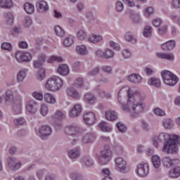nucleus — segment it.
I'll return each mask as SVG.
<instances>
[{
  "mask_svg": "<svg viewBox=\"0 0 180 180\" xmlns=\"http://www.w3.org/2000/svg\"><path fill=\"white\" fill-rule=\"evenodd\" d=\"M144 98V95L141 94L140 91L133 92L129 86H124L119 91L117 101L122 105V110L131 113V117H136L144 110L143 103L137 101H143Z\"/></svg>",
  "mask_w": 180,
  "mask_h": 180,
  "instance_id": "1",
  "label": "nucleus"
},
{
  "mask_svg": "<svg viewBox=\"0 0 180 180\" xmlns=\"http://www.w3.org/2000/svg\"><path fill=\"white\" fill-rule=\"evenodd\" d=\"M178 140H179V136L162 132L158 136H153L152 143L156 148H158L160 146V143H164L162 148L163 153L172 154L178 151V145L176 144Z\"/></svg>",
  "mask_w": 180,
  "mask_h": 180,
  "instance_id": "2",
  "label": "nucleus"
},
{
  "mask_svg": "<svg viewBox=\"0 0 180 180\" xmlns=\"http://www.w3.org/2000/svg\"><path fill=\"white\" fill-rule=\"evenodd\" d=\"M63 79L58 76H53L47 80L45 84V88L47 91L56 92L63 88Z\"/></svg>",
  "mask_w": 180,
  "mask_h": 180,
  "instance_id": "3",
  "label": "nucleus"
},
{
  "mask_svg": "<svg viewBox=\"0 0 180 180\" xmlns=\"http://www.w3.org/2000/svg\"><path fill=\"white\" fill-rule=\"evenodd\" d=\"M112 157H113V154L108 145L104 146V149L101 151V155H97L98 162L101 165H106L112 160Z\"/></svg>",
  "mask_w": 180,
  "mask_h": 180,
  "instance_id": "4",
  "label": "nucleus"
},
{
  "mask_svg": "<svg viewBox=\"0 0 180 180\" xmlns=\"http://www.w3.org/2000/svg\"><path fill=\"white\" fill-rule=\"evenodd\" d=\"M161 75L163 79V82L166 85L174 86V85H176L178 82V77L168 70L162 71L161 72Z\"/></svg>",
  "mask_w": 180,
  "mask_h": 180,
  "instance_id": "5",
  "label": "nucleus"
},
{
  "mask_svg": "<svg viewBox=\"0 0 180 180\" xmlns=\"http://www.w3.org/2000/svg\"><path fill=\"white\" fill-rule=\"evenodd\" d=\"M63 119H65V115L61 111H56L54 115L52 116V124L56 130L61 127V120H63Z\"/></svg>",
  "mask_w": 180,
  "mask_h": 180,
  "instance_id": "6",
  "label": "nucleus"
},
{
  "mask_svg": "<svg viewBox=\"0 0 180 180\" xmlns=\"http://www.w3.org/2000/svg\"><path fill=\"white\" fill-rule=\"evenodd\" d=\"M149 171L150 167L148 166V163L141 162L137 165L136 174L139 175V176H141L142 178L147 176Z\"/></svg>",
  "mask_w": 180,
  "mask_h": 180,
  "instance_id": "7",
  "label": "nucleus"
},
{
  "mask_svg": "<svg viewBox=\"0 0 180 180\" xmlns=\"http://www.w3.org/2000/svg\"><path fill=\"white\" fill-rule=\"evenodd\" d=\"M115 168L120 172H126L127 170V162L123 158H117L115 159Z\"/></svg>",
  "mask_w": 180,
  "mask_h": 180,
  "instance_id": "8",
  "label": "nucleus"
},
{
  "mask_svg": "<svg viewBox=\"0 0 180 180\" xmlns=\"http://www.w3.org/2000/svg\"><path fill=\"white\" fill-rule=\"evenodd\" d=\"M15 60L19 63H27L32 60V54L26 52H17L15 54Z\"/></svg>",
  "mask_w": 180,
  "mask_h": 180,
  "instance_id": "9",
  "label": "nucleus"
},
{
  "mask_svg": "<svg viewBox=\"0 0 180 180\" xmlns=\"http://www.w3.org/2000/svg\"><path fill=\"white\" fill-rule=\"evenodd\" d=\"M53 133L51 128L47 125H42L39 128V136L42 140L46 139V137H49Z\"/></svg>",
  "mask_w": 180,
  "mask_h": 180,
  "instance_id": "10",
  "label": "nucleus"
},
{
  "mask_svg": "<svg viewBox=\"0 0 180 180\" xmlns=\"http://www.w3.org/2000/svg\"><path fill=\"white\" fill-rule=\"evenodd\" d=\"M84 121L86 124L92 126V124L96 122V117L94 112H89L84 115Z\"/></svg>",
  "mask_w": 180,
  "mask_h": 180,
  "instance_id": "11",
  "label": "nucleus"
},
{
  "mask_svg": "<svg viewBox=\"0 0 180 180\" xmlns=\"http://www.w3.org/2000/svg\"><path fill=\"white\" fill-rule=\"evenodd\" d=\"M65 133L68 136H77L78 134V127L75 124L69 125L65 128Z\"/></svg>",
  "mask_w": 180,
  "mask_h": 180,
  "instance_id": "12",
  "label": "nucleus"
},
{
  "mask_svg": "<svg viewBox=\"0 0 180 180\" xmlns=\"http://www.w3.org/2000/svg\"><path fill=\"white\" fill-rule=\"evenodd\" d=\"M81 112H82V107L79 104H76L70 111L69 116L70 117H77L79 116Z\"/></svg>",
  "mask_w": 180,
  "mask_h": 180,
  "instance_id": "13",
  "label": "nucleus"
},
{
  "mask_svg": "<svg viewBox=\"0 0 180 180\" xmlns=\"http://www.w3.org/2000/svg\"><path fill=\"white\" fill-rule=\"evenodd\" d=\"M37 108H39V105L33 100L30 101L27 104V110L29 113H36Z\"/></svg>",
  "mask_w": 180,
  "mask_h": 180,
  "instance_id": "14",
  "label": "nucleus"
},
{
  "mask_svg": "<svg viewBox=\"0 0 180 180\" xmlns=\"http://www.w3.org/2000/svg\"><path fill=\"white\" fill-rule=\"evenodd\" d=\"M8 166L11 169H19L20 168V166L22 165V163L18 162L16 163V159L13 158H9L8 160Z\"/></svg>",
  "mask_w": 180,
  "mask_h": 180,
  "instance_id": "15",
  "label": "nucleus"
},
{
  "mask_svg": "<svg viewBox=\"0 0 180 180\" xmlns=\"http://www.w3.org/2000/svg\"><path fill=\"white\" fill-rule=\"evenodd\" d=\"M44 61H46V55H44V53H41L38 56V60L34 62V68H40V67L43 65V63H44Z\"/></svg>",
  "mask_w": 180,
  "mask_h": 180,
  "instance_id": "16",
  "label": "nucleus"
},
{
  "mask_svg": "<svg viewBox=\"0 0 180 180\" xmlns=\"http://www.w3.org/2000/svg\"><path fill=\"white\" fill-rule=\"evenodd\" d=\"M105 119L110 122H113L117 119V112H115L113 110H108L105 112Z\"/></svg>",
  "mask_w": 180,
  "mask_h": 180,
  "instance_id": "17",
  "label": "nucleus"
},
{
  "mask_svg": "<svg viewBox=\"0 0 180 180\" xmlns=\"http://www.w3.org/2000/svg\"><path fill=\"white\" fill-rule=\"evenodd\" d=\"M162 162L165 167H169L176 164V162H178V160L176 159L171 160V158L165 157L162 159Z\"/></svg>",
  "mask_w": 180,
  "mask_h": 180,
  "instance_id": "18",
  "label": "nucleus"
},
{
  "mask_svg": "<svg viewBox=\"0 0 180 180\" xmlns=\"http://www.w3.org/2000/svg\"><path fill=\"white\" fill-rule=\"evenodd\" d=\"M39 12H46L49 11V5L45 1H39L37 4Z\"/></svg>",
  "mask_w": 180,
  "mask_h": 180,
  "instance_id": "19",
  "label": "nucleus"
},
{
  "mask_svg": "<svg viewBox=\"0 0 180 180\" xmlns=\"http://www.w3.org/2000/svg\"><path fill=\"white\" fill-rule=\"evenodd\" d=\"M128 80H129L130 82H133L134 84H140L141 81H143V78L139 75L132 74L128 77Z\"/></svg>",
  "mask_w": 180,
  "mask_h": 180,
  "instance_id": "20",
  "label": "nucleus"
},
{
  "mask_svg": "<svg viewBox=\"0 0 180 180\" xmlns=\"http://www.w3.org/2000/svg\"><path fill=\"white\" fill-rule=\"evenodd\" d=\"M174 47H175V41L174 40L168 41L164 43L163 44H162L161 46V48L162 49V50H165V51L168 50H172Z\"/></svg>",
  "mask_w": 180,
  "mask_h": 180,
  "instance_id": "21",
  "label": "nucleus"
},
{
  "mask_svg": "<svg viewBox=\"0 0 180 180\" xmlns=\"http://www.w3.org/2000/svg\"><path fill=\"white\" fill-rule=\"evenodd\" d=\"M58 72L60 75H68L70 69L67 65H60L58 66Z\"/></svg>",
  "mask_w": 180,
  "mask_h": 180,
  "instance_id": "22",
  "label": "nucleus"
},
{
  "mask_svg": "<svg viewBox=\"0 0 180 180\" xmlns=\"http://www.w3.org/2000/svg\"><path fill=\"white\" fill-rule=\"evenodd\" d=\"M157 56L159 58H162V60H168L169 61H174V58H175L174 54L172 53H159L157 54Z\"/></svg>",
  "mask_w": 180,
  "mask_h": 180,
  "instance_id": "23",
  "label": "nucleus"
},
{
  "mask_svg": "<svg viewBox=\"0 0 180 180\" xmlns=\"http://www.w3.org/2000/svg\"><path fill=\"white\" fill-rule=\"evenodd\" d=\"M103 40V38L101 35H96V34H91L89 38L88 41H90V43H99V41H102Z\"/></svg>",
  "mask_w": 180,
  "mask_h": 180,
  "instance_id": "24",
  "label": "nucleus"
},
{
  "mask_svg": "<svg viewBox=\"0 0 180 180\" xmlns=\"http://www.w3.org/2000/svg\"><path fill=\"white\" fill-rule=\"evenodd\" d=\"M23 8L26 13L31 14L34 12V6L29 2L24 4Z\"/></svg>",
  "mask_w": 180,
  "mask_h": 180,
  "instance_id": "25",
  "label": "nucleus"
},
{
  "mask_svg": "<svg viewBox=\"0 0 180 180\" xmlns=\"http://www.w3.org/2000/svg\"><path fill=\"white\" fill-rule=\"evenodd\" d=\"M169 175L171 178H178L180 176V167H176L169 171Z\"/></svg>",
  "mask_w": 180,
  "mask_h": 180,
  "instance_id": "26",
  "label": "nucleus"
},
{
  "mask_svg": "<svg viewBox=\"0 0 180 180\" xmlns=\"http://www.w3.org/2000/svg\"><path fill=\"white\" fill-rule=\"evenodd\" d=\"M13 3L12 0H0V8H6V9H9L12 8Z\"/></svg>",
  "mask_w": 180,
  "mask_h": 180,
  "instance_id": "27",
  "label": "nucleus"
},
{
  "mask_svg": "<svg viewBox=\"0 0 180 180\" xmlns=\"http://www.w3.org/2000/svg\"><path fill=\"white\" fill-rule=\"evenodd\" d=\"M99 126L102 131H105V133H110V131H112V127H110V125H108L106 122H101Z\"/></svg>",
  "mask_w": 180,
  "mask_h": 180,
  "instance_id": "28",
  "label": "nucleus"
},
{
  "mask_svg": "<svg viewBox=\"0 0 180 180\" xmlns=\"http://www.w3.org/2000/svg\"><path fill=\"white\" fill-rule=\"evenodd\" d=\"M72 44H74V37L69 35L63 41V46H65V47H71Z\"/></svg>",
  "mask_w": 180,
  "mask_h": 180,
  "instance_id": "29",
  "label": "nucleus"
},
{
  "mask_svg": "<svg viewBox=\"0 0 180 180\" xmlns=\"http://www.w3.org/2000/svg\"><path fill=\"white\" fill-rule=\"evenodd\" d=\"M80 155L79 148H76L75 149H72L70 151H69V157L72 160H74L75 158H78Z\"/></svg>",
  "mask_w": 180,
  "mask_h": 180,
  "instance_id": "30",
  "label": "nucleus"
},
{
  "mask_svg": "<svg viewBox=\"0 0 180 180\" xmlns=\"http://www.w3.org/2000/svg\"><path fill=\"white\" fill-rule=\"evenodd\" d=\"M76 51L81 56H85V54H88V50L86 49V46L84 45L77 46L76 47Z\"/></svg>",
  "mask_w": 180,
  "mask_h": 180,
  "instance_id": "31",
  "label": "nucleus"
},
{
  "mask_svg": "<svg viewBox=\"0 0 180 180\" xmlns=\"http://www.w3.org/2000/svg\"><path fill=\"white\" fill-rule=\"evenodd\" d=\"M148 85H152L153 86H156L158 88L159 86H161V81L160 79L153 77L148 82Z\"/></svg>",
  "mask_w": 180,
  "mask_h": 180,
  "instance_id": "32",
  "label": "nucleus"
},
{
  "mask_svg": "<svg viewBox=\"0 0 180 180\" xmlns=\"http://www.w3.org/2000/svg\"><path fill=\"white\" fill-rule=\"evenodd\" d=\"M4 16L7 25H13V14L12 13H6Z\"/></svg>",
  "mask_w": 180,
  "mask_h": 180,
  "instance_id": "33",
  "label": "nucleus"
},
{
  "mask_svg": "<svg viewBox=\"0 0 180 180\" xmlns=\"http://www.w3.org/2000/svg\"><path fill=\"white\" fill-rule=\"evenodd\" d=\"M68 94L69 95V96H71L75 99H78L79 98V94H78L77 91L72 87H70L68 89Z\"/></svg>",
  "mask_w": 180,
  "mask_h": 180,
  "instance_id": "34",
  "label": "nucleus"
},
{
  "mask_svg": "<svg viewBox=\"0 0 180 180\" xmlns=\"http://www.w3.org/2000/svg\"><path fill=\"white\" fill-rule=\"evenodd\" d=\"M95 139L96 137L94 134H89L82 139V141L83 143H92V141H95Z\"/></svg>",
  "mask_w": 180,
  "mask_h": 180,
  "instance_id": "35",
  "label": "nucleus"
},
{
  "mask_svg": "<svg viewBox=\"0 0 180 180\" xmlns=\"http://www.w3.org/2000/svg\"><path fill=\"white\" fill-rule=\"evenodd\" d=\"M152 162L155 168H160V165H161V159H160L158 155H154L152 157Z\"/></svg>",
  "mask_w": 180,
  "mask_h": 180,
  "instance_id": "36",
  "label": "nucleus"
},
{
  "mask_svg": "<svg viewBox=\"0 0 180 180\" xmlns=\"http://www.w3.org/2000/svg\"><path fill=\"white\" fill-rule=\"evenodd\" d=\"M44 98L47 103H56V98H54V96H53V95L51 94H45Z\"/></svg>",
  "mask_w": 180,
  "mask_h": 180,
  "instance_id": "37",
  "label": "nucleus"
},
{
  "mask_svg": "<svg viewBox=\"0 0 180 180\" xmlns=\"http://www.w3.org/2000/svg\"><path fill=\"white\" fill-rule=\"evenodd\" d=\"M163 127H165V129H172V127H174V122H172V120L171 119H165L164 120L163 122Z\"/></svg>",
  "mask_w": 180,
  "mask_h": 180,
  "instance_id": "38",
  "label": "nucleus"
},
{
  "mask_svg": "<svg viewBox=\"0 0 180 180\" xmlns=\"http://www.w3.org/2000/svg\"><path fill=\"white\" fill-rule=\"evenodd\" d=\"M37 79L43 81L46 78V70L44 68L40 69L36 75Z\"/></svg>",
  "mask_w": 180,
  "mask_h": 180,
  "instance_id": "39",
  "label": "nucleus"
},
{
  "mask_svg": "<svg viewBox=\"0 0 180 180\" xmlns=\"http://www.w3.org/2000/svg\"><path fill=\"white\" fill-rule=\"evenodd\" d=\"M13 110H17V114L20 113L22 110V101H20V100L14 102Z\"/></svg>",
  "mask_w": 180,
  "mask_h": 180,
  "instance_id": "40",
  "label": "nucleus"
},
{
  "mask_svg": "<svg viewBox=\"0 0 180 180\" xmlns=\"http://www.w3.org/2000/svg\"><path fill=\"white\" fill-rule=\"evenodd\" d=\"M47 63H54L56 61V63H62L63 58L60 56H52L46 59Z\"/></svg>",
  "mask_w": 180,
  "mask_h": 180,
  "instance_id": "41",
  "label": "nucleus"
},
{
  "mask_svg": "<svg viewBox=\"0 0 180 180\" xmlns=\"http://www.w3.org/2000/svg\"><path fill=\"white\" fill-rule=\"evenodd\" d=\"M84 100L87 101L88 103H95L96 98H95V96L91 94H86L84 96Z\"/></svg>",
  "mask_w": 180,
  "mask_h": 180,
  "instance_id": "42",
  "label": "nucleus"
},
{
  "mask_svg": "<svg viewBox=\"0 0 180 180\" xmlns=\"http://www.w3.org/2000/svg\"><path fill=\"white\" fill-rule=\"evenodd\" d=\"M55 33L56 36H58L59 37H63L65 34L64 30L58 25L55 27Z\"/></svg>",
  "mask_w": 180,
  "mask_h": 180,
  "instance_id": "43",
  "label": "nucleus"
},
{
  "mask_svg": "<svg viewBox=\"0 0 180 180\" xmlns=\"http://www.w3.org/2000/svg\"><path fill=\"white\" fill-rule=\"evenodd\" d=\"M151 33H153V27L150 26H146L143 30L144 37H151Z\"/></svg>",
  "mask_w": 180,
  "mask_h": 180,
  "instance_id": "44",
  "label": "nucleus"
},
{
  "mask_svg": "<svg viewBox=\"0 0 180 180\" xmlns=\"http://www.w3.org/2000/svg\"><path fill=\"white\" fill-rule=\"evenodd\" d=\"M77 37L79 40H85V39H86V32L82 30H80L77 33Z\"/></svg>",
  "mask_w": 180,
  "mask_h": 180,
  "instance_id": "45",
  "label": "nucleus"
},
{
  "mask_svg": "<svg viewBox=\"0 0 180 180\" xmlns=\"http://www.w3.org/2000/svg\"><path fill=\"white\" fill-rule=\"evenodd\" d=\"M39 112L42 116H46V115H47V113H49V108L47 107V105L46 104H42L41 105Z\"/></svg>",
  "mask_w": 180,
  "mask_h": 180,
  "instance_id": "46",
  "label": "nucleus"
},
{
  "mask_svg": "<svg viewBox=\"0 0 180 180\" xmlns=\"http://www.w3.org/2000/svg\"><path fill=\"white\" fill-rule=\"evenodd\" d=\"M83 85H84V79L81 77L77 78L75 82L74 86H75V88H81Z\"/></svg>",
  "mask_w": 180,
  "mask_h": 180,
  "instance_id": "47",
  "label": "nucleus"
},
{
  "mask_svg": "<svg viewBox=\"0 0 180 180\" xmlns=\"http://www.w3.org/2000/svg\"><path fill=\"white\" fill-rule=\"evenodd\" d=\"M113 56H115V52L109 49H107L104 52V58H112Z\"/></svg>",
  "mask_w": 180,
  "mask_h": 180,
  "instance_id": "48",
  "label": "nucleus"
},
{
  "mask_svg": "<svg viewBox=\"0 0 180 180\" xmlns=\"http://www.w3.org/2000/svg\"><path fill=\"white\" fill-rule=\"evenodd\" d=\"M82 162L86 167H92V165H94V162L91 160V158L89 157H86L82 160Z\"/></svg>",
  "mask_w": 180,
  "mask_h": 180,
  "instance_id": "49",
  "label": "nucleus"
},
{
  "mask_svg": "<svg viewBox=\"0 0 180 180\" xmlns=\"http://www.w3.org/2000/svg\"><path fill=\"white\" fill-rule=\"evenodd\" d=\"M170 19L174 22V23H177L179 26H180V16L178 17L174 13H172L169 15Z\"/></svg>",
  "mask_w": 180,
  "mask_h": 180,
  "instance_id": "50",
  "label": "nucleus"
},
{
  "mask_svg": "<svg viewBox=\"0 0 180 180\" xmlns=\"http://www.w3.org/2000/svg\"><path fill=\"white\" fill-rule=\"evenodd\" d=\"M125 40L131 41V43H136L137 41V39L133 38V36H131V33L130 32H127L125 34Z\"/></svg>",
  "mask_w": 180,
  "mask_h": 180,
  "instance_id": "51",
  "label": "nucleus"
},
{
  "mask_svg": "<svg viewBox=\"0 0 180 180\" xmlns=\"http://www.w3.org/2000/svg\"><path fill=\"white\" fill-rule=\"evenodd\" d=\"M131 15V18L132 19L133 22H135V23H139L140 22V15L139 14H134L133 12L129 13Z\"/></svg>",
  "mask_w": 180,
  "mask_h": 180,
  "instance_id": "52",
  "label": "nucleus"
},
{
  "mask_svg": "<svg viewBox=\"0 0 180 180\" xmlns=\"http://www.w3.org/2000/svg\"><path fill=\"white\" fill-rule=\"evenodd\" d=\"M6 102H9L10 101H12L13 99V94H12V91L8 90L6 92Z\"/></svg>",
  "mask_w": 180,
  "mask_h": 180,
  "instance_id": "53",
  "label": "nucleus"
},
{
  "mask_svg": "<svg viewBox=\"0 0 180 180\" xmlns=\"http://www.w3.org/2000/svg\"><path fill=\"white\" fill-rule=\"evenodd\" d=\"M25 77H26V70H20L17 75V78L18 81H22V79H25Z\"/></svg>",
  "mask_w": 180,
  "mask_h": 180,
  "instance_id": "54",
  "label": "nucleus"
},
{
  "mask_svg": "<svg viewBox=\"0 0 180 180\" xmlns=\"http://www.w3.org/2000/svg\"><path fill=\"white\" fill-rule=\"evenodd\" d=\"M32 96L37 101H43V94L37 91L32 93Z\"/></svg>",
  "mask_w": 180,
  "mask_h": 180,
  "instance_id": "55",
  "label": "nucleus"
},
{
  "mask_svg": "<svg viewBox=\"0 0 180 180\" xmlns=\"http://www.w3.org/2000/svg\"><path fill=\"white\" fill-rule=\"evenodd\" d=\"M171 6L174 9H178L180 8V0H172L171 2Z\"/></svg>",
  "mask_w": 180,
  "mask_h": 180,
  "instance_id": "56",
  "label": "nucleus"
},
{
  "mask_svg": "<svg viewBox=\"0 0 180 180\" xmlns=\"http://www.w3.org/2000/svg\"><path fill=\"white\" fill-rule=\"evenodd\" d=\"M1 49L3 50H7L8 51H11V50H12V45L8 42H4L1 44Z\"/></svg>",
  "mask_w": 180,
  "mask_h": 180,
  "instance_id": "57",
  "label": "nucleus"
},
{
  "mask_svg": "<svg viewBox=\"0 0 180 180\" xmlns=\"http://www.w3.org/2000/svg\"><path fill=\"white\" fill-rule=\"evenodd\" d=\"M22 23L25 27H29V26L32 25V18H30V17L29 16L25 17V20Z\"/></svg>",
  "mask_w": 180,
  "mask_h": 180,
  "instance_id": "58",
  "label": "nucleus"
},
{
  "mask_svg": "<svg viewBox=\"0 0 180 180\" xmlns=\"http://www.w3.org/2000/svg\"><path fill=\"white\" fill-rule=\"evenodd\" d=\"M117 127L120 133H124L127 130L126 126L120 122L117 123Z\"/></svg>",
  "mask_w": 180,
  "mask_h": 180,
  "instance_id": "59",
  "label": "nucleus"
},
{
  "mask_svg": "<svg viewBox=\"0 0 180 180\" xmlns=\"http://www.w3.org/2000/svg\"><path fill=\"white\" fill-rule=\"evenodd\" d=\"M72 68L73 70V71H75L76 72L77 71H79L80 68H81V63H79V62H75L72 65Z\"/></svg>",
  "mask_w": 180,
  "mask_h": 180,
  "instance_id": "60",
  "label": "nucleus"
},
{
  "mask_svg": "<svg viewBox=\"0 0 180 180\" xmlns=\"http://www.w3.org/2000/svg\"><path fill=\"white\" fill-rule=\"evenodd\" d=\"M153 113L156 115V116H164V115H165V112L160 108L154 109Z\"/></svg>",
  "mask_w": 180,
  "mask_h": 180,
  "instance_id": "61",
  "label": "nucleus"
},
{
  "mask_svg": "<svg viewBox=\"0 0 180 180\" xmlns=\"http://www.w3.org/2000/svg\"><path fill=\"white\" fill-rule=\"evenodd\" d=\"M123 4L121 1H118L115 4V9L117 12H122L123 11Z\"/></svg>",
  "mask_w": 180,
  "mask_h": 180,
  "instance_id": "62",
  "label": "nucleus"
},
{
  "mask_svg": "<svg viewBox=\"0 0 180 180\" xmlns=\"http://www.w3.org/2000/svg\"><path fill=\"white\" fill-rule=\"evenodd\" d=\"M154 13V9L152 7H148L145 9V16H151Z\"/></svg>",
  "mask_w": 180,
  "mask_h": 180,
  "instance_id": "63",
  "label": "nucleus"
},
{
  "mask_svg": "<svg viewBox=\"0 0 180 180\" xmlns=\"http://www.w3.org/2000/svg\"><path fill=\"white\" fill-rule=\"evenodd\" d=\"M70 178L73 180H82V176L81 174H78L77 173H72L70 174Z\"/></svg>",
  "mask_w": 180,
  "mask_h": 180,
  "instance_id": "64",
  "label": "nucleus"
}]
</instances>
